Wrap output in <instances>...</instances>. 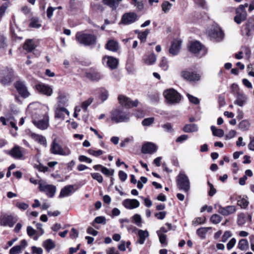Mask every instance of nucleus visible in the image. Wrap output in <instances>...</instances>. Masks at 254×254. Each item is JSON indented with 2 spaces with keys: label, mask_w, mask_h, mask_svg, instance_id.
Segmentation results:
<instances>
[{
  "label": "nucleus",
  "mask_w": 254,
  "mask_h": 254,
  "mask_svg": "<svg viewBox=\"0 0 254 254\" xmlns=\"http://www.w3.org/2000/svg\"><path fill=\"white\" fill-rule=\"evenodd\" d=\"M205 221V218L204 217H197L193 221V224L194 225H197L199 224H203Z\"/></svg>",
  "instance_id": "nucleus-57"
},
{
  "label": "nucleus",
  "mask_w": 254,
  "mask_h": 254,
  "mask_svg": "<svg viewBox=\"0 0 254 254\" xmlns=\"http://www.w3.org/2000/svg\"><path fill=\"white\" fill-rule=\"evenodd\" d=\"M238 248L241 251H246L249 249V243L246 239L240 240L238 244Z\"/></svg>",
  "instance_id": "nucleus-33"
},
{
  "label": "nucleus",
  "mask_w": 254,
  "mask_h": 254,
  "mask_svg": "<svg viewBox=\"0 0 254 254\" xmlns=\"http://www.w3.org/2000/svg\"><path fill=\"white\" fill-rule=\"evenodd\" d=\"M107 49L112 52H116L119 49L118 43L114 40H110L106 45Z\"/></svg>",
  "instance_id": "nucleus-26"
},
{
  "label": "nucleus",
  "mask_w": 254,
  "mask_h": 254,
  "mask_svg": "<svg viewBox=\"0 0 254 254\" xmlns=\"http://www.w3.org/2000/svg\"><path fill=\"white\" fill-rule=\"evenodd\" d=\"M154 121V118H146L142 121V124L144 126H149L151 125Z\"/></svg>",
  "instance_id": "nucleus-51"
},
{
  "label": "nucleus",
  "mask_w": 254,
  "mask_h": 254,
  "mask_svg": "<svg viewBox=\"0 0 254 254\" xmlns=\"http://www.w3.org/2000/svg\"><path fill=\"white\" fill-rule=\"evenodd\" d=\"M4 75V73L3 71H2L0 73V82L2 84L5 85L10 82L11 77L9 74L6 75L5 77Z\"/></svg>",
  "instance_id": "nucleus-38"
},
{
  "label": "nucleus",
  "mask_w": 254,
  "mask_h": 254,
  "mask_svg": "<svg viewBox=\"0 0 254 254\" xmlns=\"http://www.w3.org/2000/svg\"><path fill=\"white\" fill-rule=\"evenodd\" d=\"M181 75L184 79L190 81H197L200 80L201 76L195 72H190L187 70L182 71Z\"/></svg>",
  "instance_id": "nucleus-13"
},
{
  "label": "nucleus",
  "mask_w": 254,
  "mask_h": 254,
  "mask_svg": "<svg viewBox=\"0 0 254 254\" xmlns=\"http://www.w3.org/2000/svg\"><path fill=\"white\" fill-rule=\"evenodd\" d=\"M22 250L19 246H15L9 250V254H19L21 253Z\"/></svg>",
  "instance_id": "nucleus-48"
},
{
  "label": "nucleus",
  "mask_w": 254,
  "mask_h": 254,
  "mask_svg": "<svg viewBox=\"0 0 254 254\" xmlns=\"http://www.w3.org/2000/svg\"><path fill=\"white\" fill-rule=\"evenodd\" d=\"M43 109L45 113L42 114L40 111L34 113L32 115V123L39 129H46L49 126V117L48 111L49 108L47 106H43Z\"/></svg>",
  "instance_id": "nucleus-1"
},
{
  "label": "nucleus",
  "mask_w": 254,
  "mask_h": 254,
  "mask_svg": "<svg viewBox=\"0 0 254 254\" xmlns=\"http://www.w3.org/2000/svg\"><path fill=\"white\" fill-rule=\"evenodd\" d=\"M198 127L196 124H188L183 128V131L185 132H195L198 130Z\"/></svg>",
  "instance_id": "nucleus-31"
},
{
  "label": "nucleus",
  "mask_w": 254,
  "mask_h": 254,
  "mask_svg": "<svg viewBox=\"0 0 254 254\" xmlns=\"http://www.w3.org/2000/svg\"><path fill=\"white\" fill-rule=\"evenodd\" d=\"M156 61V57L154 54L149 55L145 60V63L148 65L154 64Z\"/></svg>",
  "instance_id": "nucleus-42"
},
{
  "label": "nucleus",
  "mask_w": 254,
  "mask_h": 254,
  "mask_svg": "<svg viewBox=\"0 0 254 254\" xmlns=\"http://www.w3.org/2000/svg\"><path fill=\"white\" fill-rule=\"evenodd\" d=\"M209 228H205L202 227L201 228H199L197 230L196 233L201 238H204L205 237V235L206 233L207 232L208 229Z\"/></svg>",
  "instance_id": "nucleus-46"
},
{
  "label": "nucleus",
  "mask_w": 254,
  "mask_h": 254,
  "mask_svg": "<svg viewBox=\"0 0 254 254\" xmlns=\"http://www.w3.org/2000/svg\"><path fill=\"white\" fill-rule=\"evenodd\" d=\"M202 46L201 44L197 41L191 43L189 47L190 51L194 54L199 52L202 49Z\"/></svg>",
  "instance_id": "nucleus-29"
},
{
  "label": "nucleus",
  "mask_w": 254,
  "mask_h": 254,
  "mask_svg": "<svg viewBox=\"0 0 254 254\" xmlns=\"http://www.w3.org/2000/svg\"><path fill=\"white\" fill-rule=\"evenodd\" d=\"M103 63L106 64L108 66L112 69L116 68L118 64V60L111 56H105L103 59Z\"/></svg>",
  "instance_id": "nucleus-19"
},
{
  "label": "nucleus",
  "mask_w": 254,
  "mask_h": 254,
  "mask_svg": "<svg viewBox=\"0 0 254 254\" xmlns=\"http://www.w3.org/2000/svg\"><path fill=\"white\" fill-rule=\"evenodd\" d=\"M211 129L214 136L221 137L224 135V131L223 129L217 128L215 126H212Z\"/></svg>",
  "instance_id": "nucleus-36"
},
{
  "label": "nucleus",
  "mask_w": 254,
  "mask_h": 254,
  "mask_svg": "<svg viewBox=\"0 0 254 254\" xmlns=\"http://www.w3.org/2000/svg\"><path fill=\"white\" fill-rule=\"evenodd\" d=\"M247 96L241 93H238L236 100L234 101V104L239 106L242 107L247 102Z\"/></svg>",
  "instance_id": "nucleus-23"
},
{
  "label": "nucleus",
  "mask_w": 254,
  "mask_h": 254,
  "mask_svg": "<svg viewBox=\"0 0 254 254\" xmlns=\"http://www.w3.org/2000/svg\"><path fill=\"white\" fill-rule=\"evenodd\" d=\"M118 99L122 105L128 108L136 107L138 104V100H135L132 101L129 98L122 95L119 96Z\"/></svg>",
  "instance_id": "nucleus-12"
},
{
  "label": "nucleus",
  "mask_w": 254,
  "mask_h": 254,
  "mask_svg": "<svg viewBox=\"0 0 254 254\" xmlns=\"http://www.w3.org/2000/svg\"><path fill=\"white\" fill-rule=\"evenodd\" d=\"M29 26L32 28H39L41 26L39 20L38 18L33 17L31 19Z\"/></svg>",
  "instance_id": "nucleus-39"
},
{
  "label": "nucleus",
  "mask_w": 254,
  "mask_h": 254,
  "mask_svg": "<svg viewBox=\"0 0 254 254\" xmlns=\"http://www.w3.org/2000/svg\"><path fill=\"white\" fill-rule=\"evenodd\" d=\"M111 119L116 123L125 122L129 119V115L123 112L122 110L115 109L111 113Z\"/></svg>",
  "instance_id": "nucleus-5"
},
{
  "label": "nucleus",
  "mask_w": 254,
  "mask_h": 254,
  "mask_svg": "<svg viewBox=\"0 0 254 254\" xmlns=\"http://www.w3.org/2000/svg\"><path fill=\"white\" fill-rule=\"evenodd\" d=\"M187 97H188L189 101L191 103H193L195 105L199 104V101L197 98L194 97L190 95V94H187Z\"/></svg>",
  "instance_id": "nucleus-56"
},
{
  "label": "nucleus",
  "mask_w": 254,
  "mask_h": 254,
  "mask_svg": "<svg viewBox=\"0 0 254 254\" xmlns=\"http://www.w3.org/2000/svg\"><path fill=\"white\" fill-rule=\"evenodd\" d=\"M232 234L231 231H225L222 237V241L224 243L226 242L227 240L232 236Z\"/></svg>",
  "instance_id": "nucleus-53"
},
{
  "label": "nucleus",
  "mask_w": 254,
  "mask_h": 254,
  "mask_svg": "<svg viewBox=\"0 0 254 254\" xmlns=\"http://www.w3.org/2000/svg\"><path fill=\"white\" fill-rule=\"evenodd\" d=\"M9 154L15 159H21L23 156L22 152L18 146H14L9 152Z\"/></svg>",
  "instance_id": "nucleus-24"
},
{
  "label": "nucleus",
  "mask_w": 254,
  "mask_h": 254,
  "mask_svg": "<svg viewBox=\"0 0 254 254\" xmlns=\"http://www.w3.org/2000/svg\"><path fill=\"white\" fill-rule=\"evenodd\" d=\"M15 223L14 218L11 215L2 214L0 217V224L1 226L12 227Z\"/></svg>",
  "instance_id": "nucleus-15"
},
{
  "label": "nucleus",
  "mask_w": 254,
  "mask_h": 254,
  "mask_svg": "<svg viewBox=\"0 0 254 254\" xmlns=\"http://www.w3.org/2000/svg\"><path fill=\"white\" fill-rule=\"evenodd\" d=\"M159 66L162 70L164 71H166L169 69V62L168 59L166 57H163L161 59L159 63Z\"/></svg>",
  "instance_id": "nucleus-35"
},
{
  "label": "nucleus",
  "mask_w": 254,
  "mask_h": 254,
  "mask_svg": "<svg viewBox=\"0 0 254 254\" xmlns=\"http://www.w3.org/2000/svg\"><path fill=\"white\" fill-rule=\"evenodd\" d=\"M138 19V16L135 12H126L122 15L120 23L124 25H130L135 22Z\"/></svg>",
  "instance_id": "nucleus-9"
},
{
  "label": "nucleus",
  "mask_w": 254,
  "mask_h": 254,
  "mask_svg": "<svg viewBox=\"0 0 254 254\" xmlns=\"http://www.w3.org/2000/svg\"><path fill=\"white\" fill-rule=\"evenodd\" d=\"M218 212L224 216H227L234 213L236 211V206L229 205L226 207H222L218 205Z\"/></svg>",
  "instance_id": "nucleus-18"
},
{
  "label": "nucleus",
  "mask_w": 254,
  "mask_h": 254,
  "mask_svg": "<svg viewBox=\"0 0 254 254\" xmlns=\"http://www.w3.org/2000/svg\"><path fill=\"white\" fill-rule=\"evenodd\" d=\"M15 87L17 91L24 98L28 97L30 95L25 83L21 81H17L15 84Z\"/></svg>",
  "instance_id": "nucleus-17"
},
{
  "label": "nucleus",
  "mask_w": 254,
  "mask_h": 254,
  "mask_svg": "<svg viewBox=\"0 0 254 254\" xmlns=\"http://www.w3.org/2000/svg\"><path fill=\"white\" fill-rule=\"evenodd\" d=\"M131 230L132 232H134L135 231H138V239L137 240V243L142 245L144 243L145 239L148 238L149 236V234L148 231L147 230H143L141 229L138 230L135 227L131 226L130 228H128V230L129 231Z\"/></svg>",
  "instance_id": "nucleus-11"
},
{
  "label": "nucleus",
  "mask_w": 254,
  "mask_h": 254,
  "mask_svg": "<svg viewBox=\"0 0 254 254\" xmlns=\"http://www.w3.org/2000/svg\"><path fill=\"white\" fill-rule=\"evenodd\" d=\"M74 191V186L73 185H67L64 187L59 195L60 197H64L68 196Z\"/></svg>",
  "instance_id": "nucleus-22"
},
{
  "label": "nucleus",
  "mask_w": 254,
  "mask_h": 254,
  "mask_svg": "<svg viewBox=\"0 0 254 254\" xmlns=\"http://www.w3.org/2000/svg\"><path fill=\"white\" fill-rule=\"evenodd\" d=\"M88 153L90 155H92L95 157H98L99 156L103 154V151L101 150H98L96 151L92 149H89L88 150Z\"/></svg>",
  "instance_id": "nucleus-58"
},
{
  "label": "nucleus",
  "mask_w": 254,
  "mask_h": 254,
  "mask_svg": "<svg viewBox=\"0 0 254 254\" xmlns=\"http://www.w3.org/2000/svg\"><path fill=\"white\" fill-rule=\"evenodd\" d=\"M86 76L88 79L93 81H98L102 77V75L97 71L87 72L86 73Z\"/></svg>",
  "instance_id": "nucleus-28"
},
{
  "label": "nucleus",
  "mask_w": 254,
  "mask_h": 254,
  "mask_svg": "<svg viewBox=\"0 0 254 254\" xmlns=\"http://www.w3.org/2000/svg\"><path fill=\"white\" fill-rule=\"evenodd\" d=\"M150 33V30L146 29L145 31L138 33V39L141 42H145L146 40L147 35Z\"/></svg>",
  "instance_id": "nucleus-41"
},
{
  "label": "nucleus",
  "mask_w": 254,
  "mask_h": 254,
  "mask_svg": "<svg viewBox=\"0 0 254 254\" xmlns=\"http://www.w3.org/2000/svg\"><path fill=\"white\" fill-rule=\"evenodd\" d=\"M248 218L251 220V217L250 215L246 216L244 213H241L238 216L237 223L239 225H244Z\"/></svg>",
  "instance_id": "nucleus-32"
},
{
  "label": "nucleus",
  "mask_w": 254,
  "mask_h": 254,
  "mask_svg": "<svg viewBox=\"0 0 254 254\" xmlns=\"http://www.w3.org/2000/svg\"><path fill=\"white\" fill-rule=\"evenodd\" d=\"M236 243V240L235 238H232L227 244V248L228 250L232 249Z\"/></svg>",
  "instance_id": "nucleus-60"
},
{
  "label": "nucleus",
  "mask_w": 254,
  "mask_h": 254,
  "mask_svg": "<svg viewBox=\"0 0 254 254\" xmlns=\"http://www.w3.org/2000/svg\"><path fill=\"white\" fill-rule=\"evenodd\" d=\"M163 94L168 102L170 104L178 103L181 99L180 94L173 89L165 91Z\"/></svg>",
  "instance_id": "nucleus-8"
},
{
  "label": "nucleus",
  "mask_w": 254,
  "mask_h": 254,
  "mask_svg": "<svg viewBox=\"0 0 254 254\" xmlns=\"http://www.w3.org/2000/svg\"><path fill=\"white\" fill-rule=\"evenodd\" d=\"M58 104L59 107L62 105H66L67 103L68 100L64 94H59V95L58 98Z\"/></svg>",
  "instance_id": "nucleus-40"
},
{
  "label": "nucleus",
  "mask_w": 254,
  "mask_h": 254,
  "mask_svg": "<svg viewBox=\"0 0 254 254\" xmlns=\"http://www.w3.org/2000/svg\"><path fill=\"white\" fill-rule=\"evenodd\" d=\"M132 222L138 227L142 226V218L139 214H135L131 217Z\"/></svg>",
  "instance_id": "nucleus-37"
},
{
  "label": "nucleus",
  "mask_w": 254,
  "mask_h": 254,
  "mask_svg": "<svg viewBox=\"0 0 254 254\" xmlns=\"http://www.w3.org/2000/svg\"><path fill=\"white\" fill-rule=\"evenodd\" d=\"M43 246L47 252H50L51 250L55 248L56 245L52 240L47 239L43 242Z\"/></svg>",
  "instance_id": "nucleus-30"
},
{
  "label": "nucleus",
  "mask_w": 254,
  "mask_h": 254,
  "mask_svg": "<svg viewBox=\"0 0 254 254\" xmlns=\"http://www.w3.org/2000/svg\"><path fill=\"white\" fill-rule=\"evenodd\" d=\"M76 41L80 44L89 46L95 43L96 37L93 35L78 32L75 36Z\"/></svg>",
  "instance_id": "nucleus-2"
},
{
  "label": "nucleus",
  "mask_w": 254,
  "mask_h": 254,
  "mask_svg": "<svg viewBox=\"0 0 254 254\" xmlns=\"http://www.w3.org/2000/svg\"><path fill=\"white\" fill-rule=\"evenodd\" d=\"M93 222L97 224H105L106 223V218L103 216H98L95 218Z\"/></svg>",
  "instance_id": "nucleus-55"
},
{
  "label": "nucleus",
  "mask_w": 254,
  "mask_h": 254,
  "mask_svg": "<svg viewBox=\"0 0 254 254\" xmlns=\"http://www.w3.org/2000/svg\"><path fill=\"white\" fill-rule=\"evenodd\" d=\"M16 206L20 209L25 210L28 208L29 205L24 202H17L16 203Z\"/></svg>",
  "instance_id": "nucleus-54"
},
{
  "label": "nucleus",
  "mask_w": 254,
  "mask_h": 254,
  "mask_svg": "<svg viewBox=\"0 0 254 254\" xmlns=\"http://www.w3.org/2000/svg\"><path fill=\"white\" fill-rule=\"evenodd\" d=\"M238 205L242 208H245L248 205L249 202L247 198L244 197H240L238 200Z\"/></svg>",
  "instance_id": "nucleus-45"
},
{
  "label": "nucleus",
  "mask_w": 254,
  "mask_h": 254,
  "mask_svg": "<svg viewBox=\"0 0 254 254\" xmlns=\"http://www.w3.org/2000/svg\"><path fill=\"white\" fill-rule=\"evenodd\" d=\"M51 152L54 154L63 156H68L71 153V151L67 147L63 148L54 139L51 145Z\"/></svg>",
  "instance_id": "nucleus-7"
},
{
  "label": "nucleus",
  "mask_w": 254,
  "mask_h": 254,
  "mask_svg": "<svg viewBox=\"0 0 254 254\" xmlns=\"http://www.w3.org/2000/svg\"><path fill=\"white\" fill-rule=\"evenodd\" d=\"M93 99L89 98L88 100L83 102L81 105V108L84 111H86L88 107L92 103Z\"/></svg>",
  "instance_id": "nucleus-50"
},
{
  "label": "nucleus",
  "mask_w": 254,
  "mask_h": 254,
  "mask_svg": "<svg viewBox=\"0 0 254 254\" xmlns=\"http://www.w3.org/2000/svg\"><path fill=\"white\" fill-rule=\"evenodd\" d=\"M162 127L164 129V130L168 132H172L173 131V129L172 128V125L170 123H166L162 126Z\"/></svg>",
  "instance_id": "nucleus-61"
},
{
  "label": "nucleus",
  "mask_w": 254,
  "mask_h": 254,
  "mask_svg": "<svg viewBox=\"0 0 254 254\" xmlns=\"http://www.w3.org/2000/svg\"><path fill=\"white\" fill-rule=\"evenodd\" d=\"M236 135V131L235 130H231L225 135V139L227 140L230 139L234 137Z\"/></svg>",
  "instance_id": "nucleus-62"
},
{
  "label": "nucleus",
  "mask_w": 254,
  "mask_h": 254,
  "mask_svg": "<svg viewBox=\"0 0 254 254\" xmlns=\"http://www.w3.org/2000/svg\"><path fill=\"white\" fill-rule=\"evenodd\" d=\"M157 148L155 144L151 142H147L142 146V152L145 154H152L156 151Z\"/></svg>",
  "instance_id": "nucleus-20"
},
{
  "label": "nucleus",
  "mask_w": 254,
  "mask_h": 254,
  "mask_svg": "<svg viewBox=\"0 0 254 254\" xmlns=\"http://www.w3.org/2000/svg\"><path fill=\"white\" fill-rule=\"evenodd\" d=\"M209 36L212 39L219 41L223 39L224 34L220 27L218 25H214L208 32Z\"/></svg>",
  "instance_id": "nucleus-10"
},
{
  "label": "nucleus",
  "mask_w": 254,
  "mask_h": 254,
  "mask_svg": "<svg viewBox=\"0 0 254 254\" xmlns=\"http://www.w3.org/2000/svg\"><path fill=\"white\" fill-rule=\"evenodd\" d=\"M91 176L94 179L97 180L99 183H101L103 182V177L99 173H92Z\"/></svg>",
  "instance_id": "nucleus-52"
},
{
  "label": "nucleus",
  "mask_w": 254,
  "mask_h": 254,
  "mask_svg": "<svg viewBox=\"0 0 254 254\" xmlns=\"http://www.w3.org/2000/svg\"><path fill=\"white\" fill-rule=\"evenodd\" d=\"M123 205L127 209H133L140 205L139 201L136 199L127 198L122 202Z\"/></svg>",
  "instance_id": "nucleus-16"
},
{
  "label": "nucleus",
  "mask_w": 254,
  "mask_h": 254,
  "mask_svg": "<svg viewBox=\"0 0 254 254\" xmlns=\"http://www.w3.org/2000/svg\"><path fill=\"white\" fill-rule=\"evenodd\" d=\"M207 184L210 188V190L209 191L208 194L209 196H212L215 194L216 192V189L214 188L213 185L212 184H211L209 182H208Z\"/></svg>",
  "instance_id": "nucleus-59"
},
{
  "label": "nucleus",
  "mask_w": 254,
  "mask_h": 254,
  "mask_svg": "<svg viewBox=\"0 0 254 254\" xmlns=\"http://www.w3.org/2000/svg\"><path fill=\"white\" fill-rule=\"evenodd\" d=\"M32 254H43V249L41 248H38L36 246H33L32 247Z\"/></svg>",
  "instance_id": "nucleus-64"
},
{
  "label": "nucleus",
  "mask_w": 254,
  "mask_h": 254,
  "mask_svg": "<svg viewBox=\"0 0 254 254\" xmlns=\"http://www.w3.org/2000/svg\"><path fill=\"white\" fill-rule=\"evenodd\" d=\"M172 6V4L170 3L168 1H164L162 5V10L165 13H167L171 9Z\"/></svg>",
  "instance_id": "nucleus-44"
},
{
  "label": "nucleus",
  "mask_w": 254,
  "mask_h": 254,
  "mask_svg": "<svg viewBox=\"0 0 254 254\" xmlns=\"http://www.w3.org/2000/svg\"><path fill=\"white\" fill-rule=\"evenodd\" d=\"M250 126L249 122L247 120H243L239 124V127L242 130H248Z\"/></svg>",
  "instance_id": "nucleus-43"
},
{
  "label": "nucleus",
  "mask_w": 254,
  "mask_h": 254,
  "mask_svg": "<svg viewBox=\"0 0 254 254\" xmlns=\"http://www.w3.org/2000/svg\"><path fill=\"white\" fill-rule=\"evenodd\" d=\"M222 220V218L218 214H213L210 218V221L213 224H218Z\"/></svg>",
  "instance_id": "nucleus-49"
},
{
  "label": "nucleus",
  "mask_w": 254,
  "mask_h": 254,
  "mask_svg": "<svg viewBox=\"0 0 254 254\" xmlns=\"http://www.w3.org/2000/svg\"><path fill=\"white\" fill-rule=\"evenodd\" d=\"M248 6V4L246 3L244 4H240L236 8V16L234 17V20L236 23L240 24L247 19L248 14L246 8Z\"/></svg>",
  "instance_id": "nucleus-6"
},
{
  "label": "nucleus",
  "mask_w": 254,
  "mask_h": 254,
  "mask_svg": "<svg viewBox=\"0 0 254 254\" xmlns=\"http://www.w3.org/2000/svg\"><path fill=\"white\" fill-rule=\"evenodd\" d=\"M24 49L28 52H31L35 48V45L32 40H27L23 45Z\"/></svg>",
  "instance_id": "nucleus-34"
},
{
  "label": "nucleus",
  "mask_w": 254,
  "mask_h": 254,
  "mask_svg": "<svg viewBox=\"0 0 254 254\" xmlns=\"http://www.w3.org/2000/svg\"><path fill=\"white\" fill-rule=\"evenodd\" d=\"M177 187L180 190L188 193L190 190V182L188 177L184 173L180 172L177 179Z\"/></svg>",
  "instance_id": "nucleus-3"
},
{
  "label": "nucleus",
  "mask_w": 254,
  "mask_h": 254,
  "mask_svg": "<svg viewBox=\"0 0 254 254\" xmlns=\"http://www.w3.org/2000/svg\"><path fill=\"white\" fill-rule=\"evenodd\" d=\"M108 95L109 94L108 91L106 89H102L101 90L99 97L102 102H104L107 100L108 97Z\"/></svg>",
  "instance_id": "nucleus-47"
},
{
  "label": "nucleus",
  "mask_w": 254,
  "mask_h": 254,
  "mask_svg": "<svg viewBox=\"0 0 254 254\" xmlns=\"http://www.w3.org/2000/svg\"><path fill=\"white\" fill-rule=\"evenodd\" d=\"M39 189L40 191L44 192L48 197H53L56 192L57 188L52 184H48L44 181H39Z\"/></svg>",
  "instance_id": "nucleus-4"
},
{
  "label": "nucleus",
  "mask_w": 254,
  "mask_h": 254,
  "mask_svg": "<svg viewBox=\"0 0 254 254\" xmlns=\"http://www.w3.org/2000/svg\"><path fill=\"white\" fill-rule=\"evenodd\" d=\"M31 137L35 141L38 142L41 145L44 146L47 145V140L46 138L42 135L31 133L30 134Z\"/></svg>",
  "instance_id": "nucleus-27"
},
{
  "label": "nucleus",
  "mask_w": 254,
  "mask_h": 254,
  "mask_svg": "<svg viewBox=\"0 0 254 254\" xmlns=\"http://www.w3.org/2000/svg\"><path fill=\"white\" fill-rule=\"evenodd\" d=\"M35 88L39 93L47 96H51L53 93V89L47 84L39 83L35 86Z\"/></svg>",
  "instance_id": "nucleus-14"
},
{
  "label": "nucleus",
  "mask_w": 254,
  "mask_h": 254,
  "mask_svg": "<svg viewBox=\"0 0 254 254\" xmlns=\"http://www.w3.org/2000/svg\"><path fill=\"white\" fill-rule=\"evenodd\" d=\"M101 172L103 174L107 175L108 176H111L113 175L114 171L113 170H110L108 169V168L104 167L103 166Z\"/></svg>",
  "instance_id": "nucleus-63"
},
{
  "label": "nucleus",
  "mask_w": 254,
  "mask_h": 254,
  "mask_svg": "<svg viewBox=\"0 0 254 254\" xmlns=\"http://www.w3.org/2000/svg\"><path fill=\"white\" fill-rule=\"evenodd\" d=\"M69 115V111L64 107H58L55 111V118L64 119V115Z\"/></svg>",
  "instance_id": "nucleus-25"
},
{
  "label": "nucleus",
  "mask_w": 254,
  "mask_h": 254,
  "mask_svg": "<svg viewBox=\"0 0 254 254\" xmlns=\"http://www.w3.org/2000/svg\"><path fill=\"white\" fill-rule=\"evenodd\" d=\"M181 41L180 40H175L172 44L171 48L169 49V53L173 56L177 55L181 49Z\"/></svg>",
  "instance_id": "nucleus-21"
}]
</instances>
